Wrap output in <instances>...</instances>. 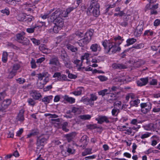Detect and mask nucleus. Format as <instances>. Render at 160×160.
Segmentation results:
<instances>
[{
  "label": "nucleus",
  "instance_id": "5fc2aeb1",
  "mask_svg": "<svg viewBox=\"0 0 160 160\" xmlns=\"http://www.w3.org/2000/svg\"><path fill=\"white\" fill-rule=\"evenodd\" d=\"M27 101L29 105L32 106H34L35 103L34 101L32 98L28 99Z\"/></svg>",
  "mask_w": 160,
  "mask_h": 160
},
{
  "label": "nucleus",
  "instance_id": "e433bc0d",
  "mask_svg": "<svg viewBox=\"0 0 160 160\" xmlns=\"http://www.w3.org/2000/svg\"><path fill=\"white\" fill-rule=\"evenodd\" d=\"M61 52L62 53L61 55V57L62 59L63 60V61L67 60L68 59V56L66 52L64 51V50L63 49H62Z\"/></svg>",
  "mask_w": 160,
  "mask_h": 160
},
{
  "label": "nucleus",
  "instance_id": "c9c22d12",
  "mask_svg": "<svg viewBox=\"0 0 160 160\" xmlns=\"http://www.w3.org/2000/svg\"><path fill=\"white\" fill-rule=\"evenodd\" d=\"M26 16L24 14H19L18 17L17 19L20 21H26Z\"/></svg>",
  "mask_w": 160,
  "mask_h": 160
},
{
  "label": "nucleus",
  "instance_id": "5701e85b",
  "mask_svg": "<svg viewBox=\"0 0 160 160\" xmlns=\"http://www.w3.org/2000/svg\"><path fill=\"white\" fill-rule=\"evenodd\" d=\"M112 68L114 69H124L126 68L125 65L122 64L114 63L112 65Z\"/></svg>",
  "mask_w": 160,
  "mask_h": 160
},
{
  "label": "nucleus",
  "instance_id": "423d86ee",
  "mask_svg": "<svg viewBox=\"0 0 160 160\" xmlns=\"http://www.w3.org/2000/svg\"><path fill=\"white\" fill-rule=\"evenodd\" d=\"M98 98L95 94H90V98H86L82 100L83 102L87 105H89L92 106L94 105V101H96Z\"/></svg>",
  "mask_w": 160,
  "mask_h": 160
},
{
  "label": "nucleus",
  "instance_id": "de8ad7c7",
  "mask_svg": "<svg viewBox=\"0 0 160 160\" xmlns=\"http://www.w3.org/2000/svg\"><path fill=\"white\" fill-rule=\"evenodd\" d=\"M68 123L67 122H65L62 125V130L66 132H68L69 131V129L67 128V127L68 126Z\"/></svg>",
  "mask_w": 160,
  "mask_h": 160
},
{
  "label": "nucleus",
  "instance_id": "052dcab7",
  "mask_svg": "<svg viewBox=\"0 0 160 160\" xmlns=\"http://www.w3.org/2000/svg\"><path fill=\"white\" fill-rule=\"evenodd\" d=\"M117 89V88L115 86L112 87V88H109L108 89L109 93H111L112 92L115 91Z\"/></svg>",
  "mask_w": 160,
  "mask_h": 160
},
{
  "label": "nucleus",
  "instance_id": "a211bd4d",
  "mask_svg": "<svg viewBox=\"0 0 160 160\" xmlns=\"http://www.w3.org/2000/svg\"><path fill=\"white\" fill-rule=\"evenodd\" d=\"M101 48L99 45L97 43H95L91 45L90 47V49L92 52H97L100 51Z\"/></svg>",
  "mask_w": 160,
  "mask_h": 160
},
{
  "label": "nucleus",
  "instance_id": "8fccbe9b",
  "mask_svg": "<svg viewBox=\"0 0 160 160\" xmlns=\"http://www.w3.org/2000/svg\"><path fill=\"white\" fill-rule=\"evenodd\" d=\"M1 12L4 15H8L10 13V11L9 9L7 8L1 10Z\"/></svg>",
  "mask_w": 160,
  "mask_h": 160
},
{
  "label": "nucleus",
  "instance_id": "69168bd1",
  "mask_svg": "<svg viewBox=\"0 0 160 160\" xmlns=\"http://www.w3.org/2000/svg\"><path fill=\"white\" fill-rule=\"evenodd\" d=\"M68 78L71 79H75L77 77V76L75 75L69 73L68 75Z\"/></svg>",
  "mask_w": 160,
  "mask_h": 160
},
{
  "label": "nucleus",
  "instance_id": "412c9836",
  "mask_svg": "<svg viewBox=\"0 0 160 160\" xmlns=\"http://www.w3.org/2000/svg\"><path fill=\"white\" fill-rule=\"evenodd\" d=\"M31 96L35 99H39L41 96L40 93L38 91H33L31 93Z\"/></svg>",
  "mask_w": 160,
  "mask_h": 160
},
{
  "label": "nucleus",
  "instance_id": "c03bdc74",
  "mask_svg": "<svg viewBox=\"0 0 160 160\" xmlns=\"http://www.w3.org/2000/svg\"><path fill=\"white\" fill-rule=\"evenodd\" d=\"M114 107L116 108L118 107L119 109H122V107L121 106V102L120 101H117L114 104Z\"/></svg>",
  "mask_w": 160,
  "mask_h": 160
},
{
  "label": "nucleus",
  "instance_id": "603ef678",
  "mask_svg": "<svg viewBox=\"0 0 160 160\" xmlns=\"http://www.w3.org/2000/svg\"><path fill=\"white\" fill-rule=\"evenodd\" d=\"M80 142L84 143L85 144H86L88 142L87 139V136L86 135L83 136L80 140Z\"/></svg>",
  "mask_w": 160,
  "mask_h": 160
},
{
  "label": "nucleus",
  "instance_id": "a18cd8bd",
  "mask_svg": "<svg viewBox=\"0 0 160 160\" xmlns=\"http://www.w3.org/2000/svg\"><path fill=\"white\" fill-rule=\"evenodd\" d=\"M31 41L32 43L35 45H38L40 43V41L34 38H30Z\"/></svg>",
  "mask_w": 160,
  "mask_h": 160
},
{
  "label": "nucleus",
  "instance_id": "0eeeda50",
  "mask_svg": "<svg viewBox=\"0 0 160 160\" xmlns=\"http://www.w3.org/2000/svg\"><path fill=\"white\" fill-rule=\"evenodd\" d=\"M141 111L145 114L150 111L152 107L151 104L149 102L142 103L140 104Z\"/></svg>",
  "mask_w": 160,
  "mask_h": 160
},
{
  "label": "nucleus",
  "instance_id": "f257e3e1",
  "mask_svg": "<svg viewBox=\"0 0 160 160\" xmlns=\"http://www.w3.org/2000/svg\"><path fill=\"white\" fill-rule=\"evenodd\" d=\"M113 38V39L105 40L102 42V44L105 51L110 54L114 53L117 52L121 50L119 45L124 40L119 35Z\"/></svg>",
  "mask_w": 160,
  "mask_h": 160
},
{
  "label": "nucleus",
  "instance_id": "f3484780",
  "mask_svg": "<svg viewBox=\"0 0 160 160\" xmlns=\"http://www.w3.org/2000/svg\"><path fill=\"white\" fill-rule=\"evenodd\" d=\"M76 8L72 7H70L68 8L66 11H62V17L65 18L68 16V14Z\"/></svg>",
  "mask_w": 160,
  "mask_h": 160
},
{
  "label": "nucleus",
  "instance_id": "1a4fd4ad",
  "mask_svg": "<svg viewBox=\"0 0 160 160\" xmlns=\"http://www.w3.org/2000/svg\"><path fill=\"white\" fill-rule=\"evenodd\" d=\"M53 22L55 25L54 26L52 31L54 33H57L63 26V22H62V21L60 20L59 22L56 21Z\"/></svg>",
  "mask_w": 160,
  "mask_h": 160
},
{
  "label": "nucleus",
  "instance_id": "393cba45",
  "mask_svg": "<svg viewBox=\"0 0 160 160\" xmlns=\"http://www.w3.org/2000/svg\"><path fill=\"white\" fill-rule=\"evenodd\" d=\"M24 111L23 109L21 110L17 117V119L19 121H22L24 120L23 113Z\"/></svg>",
  "mask_w": 160,
  "mask_h": 160
},
{
  "label": "nucleus",
  "instance_id": "4d7b16f0",
  "mask_svg": "<svg viewBox=\"0 0 160 160\" xmlns=\"http://www.w3.org/2000/svg\"><path fill=\"white\" fill-rule=\"evenodd\" d=\"M16 72H15L12 70V71L10 72L8 76V78H12L16 74Z\"/></svg>",
  "mask_w": 160,
  "mask_h": 160
},
{
  "label": "nucleus",
  "instance_id": "c85d7f7f",
  "mask_svg": "<svg viewBox=\"0 0 160 160\" xmlns=\"http://www.w3.org/2000/svg\"><path fill=\"white\" fill-rule=\"evenodd\" d=\"M122 130L125 131L126 132L125 133L128 135L131 134L132 132V129L131 128L128 127H126L123 126L122 127Z\"/></svg>",
  "mask_w": 160,
  "mask_h": 160
},
{
  "label": "nucleus",
  "instance_id": "39448f33",
  "mask_svg": "<svg viewBox=\"0 0 160 160\" xmlns=\"http://www.w3.org/2000/svg\"><path fill=\"white\" fill-rule=\"evenodd\" d=\"M92 35L93 32L92 31H88L85 33L84 37L79 40L77 43L80 46H83L89 42L91 39V37Z\"/></svg>",
  "mask_w": 160,
  "mask_h": 160
},
{
  "label": "nucleus",
  "instance_id": "f704fd0d",
  "mask_svg": "<svg viewBox=\"0 0 160 160\" xmlns=\"http://www.w3.org/2000/svg\"><path fill=\"white\" fill-rule=\"evenodd\" d=\"M91 153H92V149L90 148H87L82 152V155L84 156Z\"/></svg>",
  "mask_w": 160,
  "mask_h": 160
},
{
  "label": "nucleus",
  "instance_id": "9d476101",
  "mask_svg": "<svg viewBox=\"0 0 160 160\" xmlns=\"http://www.w3.org/2000/svg\"><path fill=\"white\" fill-rule=\"evenodd\" d=\"M11 100L10 99H7L3 101L1 104L0 108V112H5V110L11 104Z\"/></svg>",
  "mask_w": 160,
  "mask_h": 160
},
{
  "label": "nucleus",
  "instance_id": "37998d69",
  "mask_svg": "<svg viewBox=\"0 0 160 160\" xmlns=\"http://www.w3.org/2000/svg\"><path fill=\"white\" fill-rule=\"evenodd\" d=\"M8 55V53L7 52H3L2 58V60L3 62H5L7 61Z\"/></svg>",
  "mask_w": 160,
  "mask_h": 160
},
{
  "label": "nucleus",
  "instance_id": "774afa93",
  "mask_svg": "<svg viewBox=\"0 0 160 160\" xmlns=\"http://www.w3.org/2000/svg\"><path fill=\"white\" fill-rule=\"evenodd\" d=\"M160 24V20L158 19H156L154 22V25L155 26H157Z\"/></svg>",
  "mask_w": 160,
  "mask_h": 160
},
{
  "label": "nucleus",
  "instance_id": "6ab92c4d",
  "mask_svg": "<svg viewBox=\"0 0 160 160\" xmlns=\"http://www.w3.org/2000/svg\"><path fill=\"white\" fill-rule=\"evenodd\" d=\"M98 122L100 124H102L104 122L106 123H108L109 121L108 119V118L106 116H102L96 119Z\"/></svg>",
  "mask_w": 160,
  "mask_h": 160
},
{
  "label": "nucleus",
  "instance_id": "09e8293b",
  "mask_svg": "<svg viewBox=\"0 0 160 160\" xmlns=\"http://www.w3.org/2000/svg\"><path fill=\"white\" fill-rule=\"evenodd\" d=\"M30 41L29 40L26 38H24V39L20 42L21 43L24 45H28L29 44Z\"/></svg>",
  "mask_w": 160,
  "mask_h": 160
},
{
  "label": "nucleus",
  "instance_id": "7c9ffc66",
  "mask_svg": "<svg viewBox=\"0 0 160 160\" xmlns=\"http://www.w3.org/2000/svg\"><path fill=\"white\" fill-rule=\"evenodd\" d=\"M66 47L68 49L70 50L72 52H75L78 51L77 48L69 44H67Z\"/></svg>",
  "mask_w": 160,
  "mask_h": 160
},
{
  "label": "nucleus",
  "instance_id": "49530a36",
  "mask_svg": "<svg viewBox=\"0 0 160 160\" xmlns=\"http://www.w3.org/2000/svg\"><path fill=\"white\" fill-rule=\"evenodd\" d=\"M20 65L19 64H15L13 66L12 70L16 72L20 68Z\"/></svg>",
  "mask_w": 160,
  "mask_h": 160
},
{
  "label": "nucleus",
  "instance_id": "f8f14e48",
  "mask_svg": "<svg viewBox=\"0 0 160 160\" xmlns=\"http://www.w3.org/2000/svg\"><path fill=\"white\" fill-rule=\"evenodd\" d=\"M89 54L88 53H86L84 54V55L82 56L81 59L82 61V62H83L84 60H86V63L87 65H91V60L89 58Z\"/></svg>",
  "mask_w": 160,
  "mask_h": 160
},
{
  "label": "nucleus",
  "instance_id": "58836bf2",
  "mask_svg": "<svg viewBox=\"0 0 160 160\" xmlns=\"http://www.w3.org/2000/svg\"><path fill=\"white\" fill-rule=\"evenodd\" d=\"M88 66H89L88 67H87L85 68V71H92V68L91 66H92L94 68L97 67L98 66V64H96V63L92 64V65L91 64V65Z\"/></svg>",
  "mask_w": 160,
  "mask_h": 160
},
{
  "label": "nucleus",
  "instance_id": "72a5a7b5",
  "mask_svg": "<svg viewBox=\"0 0 160 160\" xmlns=\"http://www.w3.org/2000/svg\"><path fill=\"white\" fill-rule=\"evenodd\" d=\"M136 41V39L133 38H129L127 40L126 42L127 43V46H129V45L133 44Z\"/></svg>",
  "mask_w": 160,
  "mask_h": 160
},
{
  "label": "nucleus",
  "instance_id": "bf43d9fd",
  "mask_svg": "<svg viewBox=\"0 0 160 160\" xmlns=\"http://www.w3.org/2000/svg\"><path fill=\"white\" fill-rule=\"evenodd\" d=\"M16 81L17 82L20 84H22L25 82V80L23 78H19L16 79Z\"/></svg>",
  "mask_w": 160,
  "mask_h": 160
},
{
  "label": "nucleus",
  "instance_id": "6e6d98bb",
  "mask_svg": "<svg viewBox=\"0 0 160 160\" xmlns=\"http://www.w3.org/2000/svg\"><path fill=\"white\" fill-rule=\"evenodd\" d=\"M31 68H35L37 67V65L36 64V62L34 60L32 59L30 62Z\"/></svg>",
  "mask_w": 160,
  "mask_h": 160
},
{
  "label": "nucleus",
  "instance_id": "7ed1b4c3",
  "mask_svg": "<svg viewBox=\"0 0 160 160\" xmlns=\"http://www.w3.org/2000/svg\"><path fill=\"white\" fill-rule=\"evenodd\" d=\"M62 11L60 9H51L50 11V13H52L50 15V19L51 22H55V21L59 22V21H62L63 22V18L62 16Z\"/></svg>",
  "mask_w": 160,
  "mask_h": 160
},
{
  "label": "nucleus",
  "instance_id": "79ce46f5",
  "mask_svg": "<svg viewBox=\"0 0 160 160\" xmlns=\"http://www.w3.org/2000/svg\"><path fill=\"white\" fill-rule=\"evenodd\" d=\"M79 117L80 119L83 120H89L91 117L90 115L88 114L80 115Z\"/></svg>",
  "mask_w": 160,
  "mask_h": 160
},
{
  "label": "nucleus",
  "instance_id": "13d9d810",
  "mask_svg": "<svg viewBox=\"0 0 160 160\" xmlns=\"http://www.w3.org/2000/svg\"><path fill=\"white\" fill-rule=\"evenodd\" d=\"M98 78L102 82L106 81L108 79V78L106 77L103 76H99L98 77Z\"/></svg>",
  "mask_w": 160,
  "mask_h": 160
},
{
  "label": "nucleus",
  "instance_id": "9b49d317",
  "mask_svg": "<svg viewBox=\"0 0 160 160\" xmlns=\"http://www.w3.org/2000/svg\"><path fill=\"white\" fill-rule=\"evenodd\" d=\"M53 77L54 78H57V80L58 81H63L67 79V76L65 75H61L59 72H55L53 75Z\"/></svg>",
  "mask_w": 160,
  "mask_h": 160
},
{
  "label": "nucleus",
  "instance_id": "2f4dec72",
  "mask_svg": "<svg viewBox=\"0 0 160 160\" xmlns=\"http://www.w3.org/2000/svg\"><path fill=\"white\" fill-rule=\"evenodd\" d=\"M140 100L138 99L133 100L130 102V104L131 106L137 107L138 104L140 103Z\"/></svg>",
  "mask_w": 160,
  "mask_h": 160
},
{
  "label": "nucleus",
  "instance_id": "20e7f679",
  "mask_svg": "<svg viewBox=\"0 0 160 160\" xmlns=\"http://www.w3.org/2000/svg\"><path fill=\"white\" fill-rule=\"evenodd\" d=\"M37 75L38 79L40 81L42 80L43 78H44L43 81V82H40L37 84L38 88L42 89L43 88L45 85L49 81L50 75L47 72H43L40 73L38 74Z\"/></svg>",
  "mask_w": 160,
  "mask_h": 160
},
{
  "label": "nucleus",
  "instance_id": "ddd939ff",
  "mask_svg": "<svg viewBox=\"0 0 160 160\" xmlns=\"http://www.w3.org/2000/svg\"><path fill=\"white\" fill-rule=\"evenodd\" d=\"M148 82V78H141L137 82L138 86H142L146 85Z\"/></svg>",
  "mask_w": 160,
  "mask_h": 160
},
{
  "label": "nucleus",
  "instance_id": "bb28decb",
  "mask_svg": "<svg viewBox=\"0 0 160 160\" xmlns=\"http://www.w3.org/2000/svg\"><path fill=\"white\" fill-rule=\"evenodd\" d=\"M150 139L152 140L151 145L153 146L156 145L158 143L157 141L159 140L158 137L156 135H154L151 137Z\"/></svg>",
  "mask_w": 160,
  "mask_h": 160
},
{
  "label": "nucleus",
  "instance_id": "cd10ccee",
  "mask_svg": "<svg viewBox=\"0 0 160 160\" xmlns=\"http://www.w3.org/2000/svg\"><path fill=\"white\" fill-rule=\"evenodd\" d=\"M24 34L25 33L23 32H22L21 33L17 34L16 36L17 41L20 43L22 40V39H24V38H25L24 36Z\"/></svg>",
  "mask_w": 160,
  "mask_h": 160
},
{
  "label": "nucleus",
  "instance_id": "4be33fe9",
  "mask_svg": "<svg viewBox=\"0 0 160 160\" xmlns=\"http://www.w3.org/2000/svg\"><path fill=\"white\" fill-rule=\"evenodd\" d=\"M39 49L43 53L47 54L49 53L51 51L48 49L47 46L44 44H41L39 47Z\"/></svg>",
  "mask_w": 160,
  "mask_h": 160
},
{
  "label": "nucleus",
  "instance_id": "e2e57ef3",
  "mask_svg": "<svg viewBox=\"0 0 160 160\" xmlns=\"http://www.w3.org/2000/svg\"><path fill=\"white\" fill-rule=\"evenodd\" d=\"M67 151L69 154H72L75 153V150L71 148H68L67 149Z\"/></svg>",
  "mask_w": 160,
  "mask_h": 160
},
{
  "label": "nucleus",
  "instance_id": "6e6552de",
  "mask_svg": "<svg viewBox=\"0 0 160 160\" xmlns=\"http://www.w3.org/2000/svg\"><path fill=\"white\" fill-rule=\"evenodd\" d=\"M48 138L47 135H42L38 137L37 140V145L38 146H43L47 143Z\"/></svg>",
  "mask_w": 160,
  "mask_h": 160
},
{
  "label": "nucleus",
  "instance_id": "2eb2a0df",
  "mask_svg": "<svg viewBox=\"0 0 160 160\" xmlns=\"http://www.w3.org/2000/svg\"><path fill=\"white\" fill-rule=\"evenodd\" d=\"M49 63L50 64L54 65L58 68L61 67V64L57 58H53L50 59Z\"/></svg>",
  "mask_w": 160,
  "mask_h": 160
},
{
  "label": "nucleus",
  "instance_id": "338daca9",
  "mask_svg": "<svg viewBox=\"0 0 160 160\" xmlns=\"http://www.w3.org/2000/svg\"><path fill=\"white\" fill-rule=\"evenodd\" d=\"M137 145L136 144H135V143H133L132 146V152L133 153H134L135 152H136L135 150L137 148Z\"/></svg>",
  "mask_w": 160,
  "mask_h": 160
},
{
  "label": "nucleus",
  "instance_id": "a878e982",
  "mask_svg": "<svg viewBox=\"0 0 160 160\" xmlns=\"http://www.w3.org/2000/svg\"><path fill=\"white\" fill-rule=\"evenodd\" d=\"M6 2L9 4L16 6L20 3L21 0H6Z\"/></svg>",
  "mask_w": 160,
  "mask_h": 160
},
{
  "label": "nucleus",
  "instance_id": "f03ea898",
  "mask_svg": "<svg viewBox=\"0 0 160 160\" xmlns=\"http://www.w3.org/2000/svg\"><path fill=\"white\" fill-rule=\"evenodd\" d=\"M99 8L100 5L98 3V0H92L87 12V14L89 15H92L96 17L98 16L100 13Z\"/></svg>",
  "mask_w": 160,
  "mask_h": 160
},
{
  "label": "nucleus",
  "instance_id": "c756f323",
  "mask_svg": "<svg viewBox=\"0 0 160 160\" xmlns=\"http://www.w3.org/2000/svg\"><path fill=\"white\" fill-rule=\"evenodd\" d=\"M84 35V34L83 33L81 32H78L76 34H73L72 35V36H71L70 37L69 39V42H70L72 40V38L73 37H78V36L81 38H82L83 36V35Z\"/></svg>",
  "mask_w": 160,
  "mask_h": 160
},
{
  "label": "nucleus",
  "instance_id": "a19ab883",
  "mask_svg": "<svg viewBox=\"0 0 160 160\" xmlns=\"http://www.w3.org/2000/svg\"><path fill=\"white\" fill-rule=\"evenodd\" d=\"M98 94L102 96H104L105 94H109V91L108 89H105L98 92Z\"/></svg>",
  "mask_w": 160,
  "mask_h": 160
},
{
  "label": "nucleus",
  "instance_id": "3c124183",
  "mask_svg": "<svg viewBox=\"0 0 160 160\" xmlns=\"http://www.w3.org/2000/svg\"><path fill=\"white\" fill-rule=\"evenodd\" d=\"M153 34V32L150 30L145 31L144 33V36H152Z\"/></svg>",
  "mask_w": 160,
  "mask_h": 160
},
{
  "label": "nucleus",
  "instance_id": "dca6fc26",
  "mask_svg": "<svg viewBox=\"0 0 160 160\" xmlns=\"http://www.w3.org/2000/svg\"><path fill=\"white\" fill-rule=\"evenodd\" d=\"M144 130H154L156 128V125L153 123H150L143 126Z\"/></svg>",
  "mask_w": 160,
  "mask_h": 160
},
{
  "label": "nucleus",
  "instance_id": "864d4df0",
  "mask_svg": "<svg viewBox=\"0 0 160 160\" xmlns=\"http://www.w3.org/2000/svg\"><path fill=\"white\" fill-rule=\"evenodd\" d=\"M143 30V26L141 25H138L136 31L138 32V34H140Z\"/></svg>",
  "mask_w": 160,
  "mask_h": 160
},
{
  "label": "nucleus",
  "instance_id": "680f3d73",
  "mask_svg": "<svg viewBox=\"0 0 160 160\" xmlns=\"http://www.w3.org/2000/svg\"><path fill=\"white\" fill-rule=\"evenodd\" d=\"M14 136V132L13 130H11L8 133V138H12Z\"/></svg>",
  "mask_w": 160,
  "mask_h": 160
},
{
  "label": "nucleus",
  "instance_id": "473e14b6",
  "mask_svg": "<svg viewBox=\"0 0 160 160\" xmlns=\"http://www.w3.org/2000/svg\"><path fill=\"white\" fill-rule=\"evenodd\" d=\"M52 96H48L45 97H44L42 99V102H44L45 104H47L49 103L50 100L52 99Z\"/></svg>",
  "mask_w": 160,
  "mask_h": 160
},
{
  "label": "nucleus",
  "instance_id": "0e129e2a",
  "mask_svg": "<svg viewBox=\"0 0 160 160\" xmlns=\"http://www.w3.org/2000/svg\"><path fill=\"white\" fill-rule=\"evenodd\" d=\"M124 14V12L123 11H120L118 13H115L114 14V16H119L120 17L122 16H123Z\"/></svg>",
  "mask_w": 160,
  "mask_h": 160
},
{
  "label": "nucleus",
  "instance_id": "4468645a",
  "mask_svg": "<svg viewBox=\"0 0 160 160\" xmlns=\"http://www.w3.org/2000/svg\"><path fill=\"white\" fill-rule=\"evenodd\" d=\"M84 92V89L83 87H80L77 88L74 91L70 93V94H72L75 96L80 95L82 92Z\"/></svg>",
  "mask_w": 160,
  "mask_h": 160
},
{
  "label": "nucleus",
  "instance_id": "4c0bfd02",
  "mask_svg": "<svg viewBox=\"0 0 160 160\" xmlns=\"http://www.w3.org/2000/svg\"><path fill=\"white\" fill-rule=\"evenodd\" d=\"M119 109L114 107L112 111V115L113 116H117L119 112Z\"/></svg>",
  "mask_w": 160,
  "mask_h": 160
},
{
  "label": "nucleus",
  "instance_id": "b1692460",
  "mask_svg": "<svg viewBox=\"0 0 160 160\" xmlns=\"http://www.w3.org/2000/svg\"><path fill=\"white\" fill-rule=\"evenodd\" d=\"M71 112L74 113L75 114H80L82 112V110L80 108L75 107H72V108Z\"/></svg>",
  "mask_w": 160,
  "mask_h": 160
},
{
  "label": "nucleus",
  "instance_id": "ea45409f",
  "mask_svg": "<svg viewBox=\"0 0 160 160\" xmlns=\"http://www.w3.org/2000/svg\"><path fill=\"white\" fill-rule=\"evenodd\" d=\"M152 134V133L148 132H146L142 134L141 136V138L142 139L148 138L150 137Z\"/></svg>",
  "mask_w": 160,
  "mask_h": 160
},
{
  "label": "nucleus",
  "instance_id": "aec40b11",
  "mask_svg": "<svg viewBox=\"0 0 160 160\" xmlns=\"http://www.w3.org/2000/svg\"><path fill=\"white\" fill-rule=\"evenodd\" d=\"M64 100L70 104H73L75 102V99L68 95H65L62 97Z\"/></svg>",
  "mask_w": 160,
  "mask_h": 160
}]
</instances>
